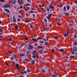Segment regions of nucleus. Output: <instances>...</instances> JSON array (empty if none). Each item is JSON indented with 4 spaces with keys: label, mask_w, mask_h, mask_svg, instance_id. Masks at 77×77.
<instances>
[{
    "label": "nucleus",
    "mask_w": 77,
    "mask_h": 77,
    "mask_svg": "<svg viewBox=\"0 0 77 77\" xmlns=\"http://www.w3.org/2000/svg\"><path fill=\"white\" fill-rule=\"evenodd\" d=\"M14 57H11V60H14Z\"/></svg>",
    "instance_id": "nucleus-31"
},
{
    "label": "nucleus",
    "mask_w": 77,
    "mask_h": 77,
    "mask_svg": "<svg viewBox=\"0 0 77 77\" xmlns=\"http://www.w3.org/2000/svg\"><path fill=\"white\" fill-rule=\"evenodd\" d=\"M63 6V5H60V8H62Z\"/></svg>",
    "instance_id": "nucleus-60"
},
{
    "label": "nucleus",
    "mask_w": 77,
    "mask_h": 77,
    "mask_svg": "<svg viewBox=\"0 0 77 77\" xmlns=\"http://www.w3.org/2000/svg\"><path fill=\"white\" fill-rule=\"evenodd\" d=\"M32 57L34 58V59H35V58H36V56H35V55H32Z\"/></svg>",
    "instance_id": "nucleus-36"
},
{
    "label": "nucleus",
    "mask_w": 77,
    "mask_h": 77,
    "mask_svg": "<svg viewBox=\"0 0 77 77\" xmlns=\"http://www.w3.org/2000/svg\"><path fill=\"white\" fill-rule=\"evenodd\" d=\"M63 9L64 11H66V7L65 6H64Z\"/></svg>",
    "instance_id": "nucleus-20"
},
{
    "label": "nucleus",
    "mask_w": 77,
    "mask_h": 77,
    "mask_svg": "<svg viewBox=\"0 0 77 77\" xmlns=\"http://www.w3.org/2000/svg\"><path fill=\"white\" fill-rule=\"evenodd\" d=\"M13 21L14 23H15L17 22V20H16V19H15V17L14 16H13Z\"/></svg>",
    "instance_id": "nucleus-4"
},
{
    "label": "nucleus",
    "mask_w": 77,
    "mask_h": 77,
    "mask_svg": "<svg viewBox=\"0 0 77 77\" xmlns=\"http://www.w3.org/2000/svg\"><path fill=\"white\" fill-rule=\"evenodd\" d=\"M21 10H20L18 11L19 13H21Z\"/></svg>",
    "instance_id": "nucleus-63"
},
{
    "label": "nucleus",
    "mask_w": 77,
    "mask_h": 77,
    "mask_svg": "<svg viewBox=\"0 0 77 77\" xmlns=\"http://www.w3.org/2000/svg\"><path fill=\"white\" fill-rule=\"evenodd\" d=\"M74 57H75V56H72V55H70V58H71V59H72V58H74Z\"/></svg>",
    "instance_id": "nucleus-16"
},
{
    "label": "nucleus",
    "mask_w": 77,
    "mask_h": 77,
    "mask_svg": "<svg viewBox=\"0 0 77 77\" xmlns=\"http://www.w3.org/2000/svg\"><path fill=\"white\" fill-rule=\"evenodd\" d=\"M25 39L26 40V41H28V38H25Z\"/></svg>",
    "instance_id": "nucleus-62"
},
{
    "label": "nucleus",
    "mask_w": 77,
    "mask_h": 77,
    "mask_svg": "<svg viewBox=\"0 0 77 77\" xmlns=\"http://www.w3.org/2000/svg\"><path fill=\"white\" fill-rule=\"evenodd\" d=\"M73 45H77V43H76V42H74L73 43Z\"/></svg>",
    "instance_id": "nucleus-30"
},
{
    "label": "nucleus",
    "mask_w": 77,
    "mask_h": 77,
    "mask_svg": "<svg viewBox=\"0 0 77 77\" xmlns=\"http://www.w3.org/2000/svg\"><path fill=\"white\" fill-rule=\"evenodd\" d=\"M35 8H31V10H35Z\"/></svg>",
    "instance_id": "nucleus-47"
},
{
    "label": "nucleus",
    "mask_w": 77,
    "mask_h": 77,
    "mask_svg": "<svg viewBox=\"0 0 77 77\" xmlns=\"http://www.w3.org/2000/svg\"><path fill=\"white\" fill-rule=\"evenodd\" d=\"M64 14L66 15H69V14L66 13H65Z\"/></svg>",
    "instance_id": "nucleus-45"
},
{
    "label": "nucleus",
    "mask_w": 77,
    "mask_h": 77,
    "mask_svg": "<svg viewBox=\"0 0 77 77\" xmlns=\"http://www.w3.org/2000/svg\"><path fill=\"white\" fill-rule=\"evenodd\" d=\"M55 38L56 39H59V38H57V37H55Z\"/></svg>",
    "instance_id": "nucleus-56"
},
{
    "label": "nucleus",
    "mask_w": 77,
    "mask_h": 77,
    "mask_svg": "<svg viewBox=\"0 0 77 77\" xmlns=\"http://www.w3.org/2000/svg\"><path fill=\"white\" fill-rule=\"evenodd\" d=\"M45 23H47V20L46 18H45Z\"/></svg>",
    "instance_id": "nucleus-40"
},
{
    "label": "nucleus",
    "mask_w": 77,
    "mask_h": 77,
    "mask_svg": "<svg viewBox=\"0 0 77 77\" xmlns=\"http://www.w3.org/2000/svg\"><path fill=\"white\" fill-rule=\"evenodd\" d=\"M32 65H34L35 64V60H33L31 62Z\"/></svg>",
    "instance_id": "nucleus-12"
},
{
    "label": "nucleus",
    "mask_w": 77,
    "mask_h": 77,
    "mask_svg": "<svg viewBox=\"0 0 77 77\" xmlns=\"http://www.w3.org/2000/svg\"><path fill=\"white\" fill-rule=\"evenodd\" d=\"M30 52H31V51H27L26 52V54H30Z\"/></svg>",
    "instance_id": "nucleus-19"
},
{
    "label": "nucleus",
    "mask_w": 77,
    "mask_h": 77,
    "mask_svg": "<svg viewBox=\"0 0 77 77\" xmlns=\"http://www.w3.org/2000/svg\"><path fill=\"white\" fill-rule=\"evenodd\" d=\"M49 8L50 9H53V8H54V7L51 6V5H50L49 6Z\"/></svg>",
    "instance_id": "nucleus-11"
},
{
    "label": "nucleus",
    "mask_w": 77,
    "mask_h": 77,
    "mask_svg": "<svg viewBox=\"0 0 77 77\" xmlns=\"http://www.w3.org/2000/svg\"><path fill=\"white\" fill-rule=\"evenodd\" d=\"M25 23H29V21L28 20H25Z\"/></svg>",
    "instance_id": "nucleus-39"
},
{
    "label": "nucleus",
    "mask_w": 77,
    "mask_h": 77,
    "mask_svg": "<svg viewBox=\"0 0 77 77\" xmlns=\"http://www.w3.org/2000/svg\"><path fill=\"white\" fill-rule=\"evenodd\" d=\"M26 16L27 17H29V14H26Z\"/></svg>",
    "instance_id": "nucleus-57"
},
{
    "label": "nucleus",
    "mask_w": 77,
    "mask_h": 77,
    "mask_svg": "<svg viewBox=\"0 0 77 77\" xmlns=\"http://www.w3.org/2000/svg\"><path fill=\"white\" fill-rule=\"evenodd\" d=\"M30 27L32 28V29H33L34 28V27H33V25L32 24H30Z\"/></svg>",
    "instance_id": "nucleus-14"
},
{
    "label": "nucleus",
    "mask_w": 77,
    "mask_h": 77,
    "mask_svg": "<svg viewBox=\"0 0 77 77\" xmlns=\"http://www.w3.org/2000/svg\"><path fill=\"white\" fill-rule=\"evenodd\" d=\"M26 9L28 11H29V10L30 9V8H29V7H27Z\"/></svg>",
    "instance_id": "nucleus-33"
},
{
    "label": "nucleus",
    "mask_w": 77,
    "mask_h": 77,
    "mask_svg": "<svg viewBox=\"0 0 77 77\" xmlns=\"http://www.w3.org/2000/svg\"><path fill=\"white\" fill-rule=\"evenodd\" d=\"M18 16L19 17V18H22V17H21V16H20V15H18Z\"/></svg>",
    "instance_id": "nucleus-53"
},
{
    "label": "nucleus",
    "mask_w": 77,
    "mask_h": 77,
    "mask_svg": "<svg viewBox=\"0 0 77 77\" xmlns=\"http://www.w3.org/2000/svg\"><path fill=\"white\" fill-rule=\"evenodd\" d=\"M32 16L34 18V17H35V14H33L32 15Z\"/></svg>",
    "instance_id": "nucleus-55"
},
{
    "label": "nucleus",
    "mask_w": 77,
    "mask_h": 77,
    "mask_svg": "<svg viewBox=\"0 0 77 77\" xmlns=\"http://www.w3.org/2000/svg\"><path fill=\"white\" fill-rule=\"evenodd\" d=\"M40 71L41 72H43V73H45V69H40Z\"/></svg>",
    "instance_id": "nucleus-5"
},
{
    "label": "nucleus",
    "mask_w": 77,
    "mask_h": 77,
    "mask_svg": "<svg viewBox=\"0 0 77 77\" xmlns=\"http://www.w3.org/2000/svg\"><path fill=\"white\" fill-rule=\"evenodd\" d=\"M39 43H42V44H43L44 43V41H41L40 42H39Z\"/></svg>",
    "instance_id": "nucleus-29"
},
{
    "label": "nucleus",
    "mask_w": 77,
    "mask_h": 77,
    "mask_svg": "<svg viewBox=\"0 0 77 77\" xmlns=\"http://www.w3.org/2000/svg\"><path fill=\"white\" fill-rule=\"evenodd\" d=\"M30 6V4H26L25 5V6Z\"/></svg>",
    "instance_id": "nucleus-43"
},
{
    "label": "nucleus",
    "mask_w": 77,
    "mask_h": 77,
    "mask_svg": "<svg viewBox=\"0 0 77 77\" xmlns=\"http://www.w3.org/2000/svg\"><path fill=\"white\" fill-rule=\"evenodd\" d=\"M4 7L5 8H8V7L9 8H11V6L8 4H6L5 5H4Z\"/></svg>",
    "instance_id": "nucleus-2"
},
{
    "label": "nucleus",
    "mask_w": 77,
    "mask_h": 77,
    "mask_svg": "<svg viewBox=\"0 0 77 77\" xmlns=\"http://www.w3.org/2000/svg\"><path fill=\"white\" fill-rule=\"evenodd\" d=\"M64 51V49H60V50L59 51V52H62L63 51Z\"/></svg>",
    "instance_id": "nucleus-10"
},
{
    "label": "nucleus",
    "mask_w": 77,
    "mask_h": 77,
    "mask_svg": "<svg viewBox=\"0 0 77 77\" xmlns=\"http://www.w3.org/2000/svg\"><path fill=\"white\" fill-rule=\"evenodd\" d=\"M0 32H1V33H3V30H2V29H0Z\"/></svg>",
    "instance_id": "nucleus-51"
},
{
    "label": "nucleus",
    "mask_w": 77,
    "mask_h": 77,
    "mask_svg": "<svg viewBox=\"0 0 77 77\" xmlns=\"http://www.w3.org/2000/svg\"><path fill=\"white\" fill-rule=\"evenodd\" d=\"M0 1H1L2 3H4L5 2V0H0Z\"/></svg>",
    "instance_id": "nucleus-24"
},
{
    "label": "nucleus",
    "mask_w": 77,
    "mask_h": 77,
    "mask_svg": "<svg viewBox=\"0 0 77 77\" xmlns=\"http://www.w3.org/2000/svg\"><path fill=\"white\" fill-rule=\"evenodd\" d=\"M51 76L52 77H57V76H56L54 74H52Z\"/></svg>",
    "instance_id": "nucleus-25"
},
{
    "label": "nucleus",
    "mask_w": 77,
    "mask_h": 77,
    "mask_svg": "<svg viewBox=\"0 0 77 77\" xmlns=\"http://www.w3.org/2000/svg\"><path fill=\"white\" fill-rule=\"evenodd\" d=\"M27 2L28 3H30V0H27Z\"/></svg>",
    "instance_id": "nucleus-54"
},
{
    "label": "nucleus",
    "mask_w": 77,
    "mask_h": 77,
    "mask_svg": "<svg viewBox=\"0 0 77 77\" xmlns=\"http://www.w3.org/2000/svg\"><path fill=\"white\" fill-rule=\"evenodd\" d=\"M25 60H26V61H29V60L28 59L25 58Z\"/></svg>",
    "instance_id": "nucleus-46"
},
{
    "label": "nucleus",
    "mask_w": 77,
    "mask_h": 77,
    "mask_svg": "<svg viewBox=\"0 0 77 77\" xmlns=\"http://www.w3.org/2000/svg\"><path fill=\"white\" fill-rule=\"evenodd\" d=\"M48 19V20L50 19V16H49V15H48V17H46Z\"/></svg>",
    "instance_id": "nucleus-38"
},
{
    "label": "nucleus",
    "mask_w": 77,
    "mask_h": 77,
    "mask_svg": "<svg viewBox=\"0 0 77 77\" xmlns=\"http://www.w3.org/2000/svg\"><path fill=\"white\" fill-rule=\"evenodd\" d=\"M23 2V0H18L17 1V3H21L22 2Z\"/></svg>",
    "instance_id": "nucleus-8"
},
{
    "label": "nucleus",
    "mask_w": 77,
    "mask_h": 77,
    "mask_svg": "<svg viewBox=\"0 0 77 77\" xmlns=\"http://www.w3.org/2000/svg\"><path fill=\"white\" fill-rule=\"evenodd\" d=\"M39 51H40V52H42V51H43V50H41V49H40L39 50Z\"/></svg>",
    "instance_id": "nucleus-42"
},
{
    "label": "nucleus",
    "mask_w": 77,
    "mask_h": 77,
    "mask_svg": "<svg viewBox=\"0 0 77 77\" xmlns=\"http://www.w3.org/2000/svg\"><path fill=\"white\" fill-rule=\"evenodd\" d=\"M64 36H65V37H66V36H68V34L66 33L64 34Z\"/></svg>",
    "instance_id": "nucleus-35"
},
{
    "label": "nucleus",
    "mask_w": 77,
    "mask_h": 77,
    "mask_svg": "<svg viewBox=\"0 0 77 77\" xmlns=\"http://www.w3.org/2000/svg\"><path fill=\"white\" fill-rule=\"evenodd\" d=\"M47 11H48V12H49L50 11V9H49V8L48 7H47Z\"/></svg>",
    "instance_id": "nucleus-22"
},
{
    "label": "nucleus",
    "mask_w": 77,
    "mask_h": 77,
    "mask_svg": "<svg viewBox=\"0 0 77 77\" xmlns=\"http://www.w3.org/2000/svg\"><path fill=\"white\" fill-rule=\"evenodd\" d=\"M4 11H5V12H8V13L10 12V11H9V10L7 9H5Z\"/></svg>",
    "instance_id": "nucleus-7"
},
{
    "label": "nucleus",
    "mask_w": 77,
    "mask_h": 77,
    "mask_svg": "<svg viewBox=\"0 0 77 77\" xmlns=\"http://www.w3.org/2000/svg\"><path fill=\"white\" fill-rule=\"evenodd\" d=\"M17 20L18 21H21V20H20V18H18L17 19Z\"/></svg>",
    "instance_id": "nucleus-50"
},
{
    "label": "nucleus",
    "mask_w": 77,
    "mask_h": 77,
    "mask_svg": "<svg viewBox=\"0 0 77 77\" xmlns=\"http://www.w3.org/2000/svg\"><path fill=\"white\" fill-rule=\"evenodd\" d=\"M20 56H25V55L23 54H20Z\"/></svg>",
    "instance_id": "nucleus-32"
},
{
    "label": "nucleus",
    "mask_w": 77,
    "mask_h": 77,
    "mask_svg": "<svg viewBox=\"0 0 77 77\" xmlns=\"http://www.w3.org/2000/svg\"><path fill=\"white\" fill-rule=\"evenodd\" d=\"M70 22H71L73 24H74V21H73V20H72L71 19V20H70Z\"/></svg>",
    "instance_id": "nucleus-26"
},
{
    "label": "nucleus",
    "mask_w": 77,
    "mask_h": 77,
    "mask_svg": "<svg viewBox=\"0 0 77 77\" xmlns=\"http://www.w3.org/2000/svg\"><path fill=\"white\" fill-rule=\"evenodd\" d=\"M15 2H16V1L15 0L12 3V4L13 5H15V4L16 3Z\"/></svg>",
    "instance_id": "nucleus-15"
},
{
    "label": "nucleus",
    "mask_w": 77,
    "mask_h": 77,
    "mask_svg": "<svg viewBox=\"0 0 77 77\" xmlns=\"http://www.w3.org/2000/svg\"><path fill=\"white\" fill-rule=\"evenodd\" d=\"M23 63H24V64H26V61H23Z\"/></svg>",
    "instance_id": "nucleus-48"
},
{
    "label": "nucleus",
    "mask_w": 77,
    "mask_h": 77,
    "mask_svg": "<svg viewBox=\"0 0 77 77\" xmlns=\"http://www.w3.org/2000/svg\"><path fill=\"white\" fill-rule=\"evenodd\" d=\"M18 26H16L15 28H16V29H18Z\"/></svg>",
    "instance_id": "nucleus-41"
},
{
    "label": "nucleus",
    "mask_w": 77,
    "mask_h": 77,
    "mask_svg": "<svg viewBox=\"0 0 77 77\" xmlns=\"http://www.w3.org/2000/svg\"><path fill=\"white\" fill-rule=\"evenodd\" d=\"M29 68H28L27 69V71L28 72H30V71L29 70Z\"/></svg>",
    "instance_id": "nucleus-17"
},
{
    "label": "nucleus",
    "mask_w": 77,
    "mask_h": 77,
    "mask_svg": "<svg viewBox=\"0 0 77 77\" xmlns=\"http://www.w3.org/2000/svg\"><path fill=\"white\" fill-rule=\"evenodd\" d=\"M8 51V53H10V54H12V53H13V52L11 51Z\"/></svg>",
    "instance_id": "nucleus-27"
},
{
    "label": "nucleus",
    "mask_w": 77,
    "mask_h": 77,
    "mask_svg": "<svg viewBox=\"0 0 77 77\" xmlns=\"http://www.w3.org/2000/svg\"><path fill=\"white\" fill-rule=\"evenodd\" d=\"M77 35H74V37H73V38H77Z\"/></svg>",
    "instance_id": "nucleus-28"
},
{
    "label": "nucleus",
    "mask_w": 77,
    "mask_h": 77,
    "mask_svg": "<svg viewBox=\"0 0 77 77\" xmlns=\"http://www.w3.org/2000/svg\"><path fill=\"white\" fill-rule=\"evenodd\" d=\"M52 52H54V49H53L52 50Z\"/></svg>",
    "instance_id": "nucleus-61"
},
{
    "label": "nucleus",
    "mask_w": 77,
    "mask_h": 77,
    "mask_svg": "<svg viewBox=\"0 0 77 77\" xmlns=\"http://www.w3.org/2000/svg\"><path fill=\"white\" fill-rule=\"evenodd\" d=\"M41 38H42L41 37H38L37 38V40H39V39H41Z\"/></svg>",
    "instance_id": "nucleus-23"
},
{
    "label": "nucleus",
    "mask_w": 77,
    "mask_h": 77,
    "mask_svg": "<svg viewBox=\"0 0 77 77\" xmlns=\"http://www.w3.org/2000/svg\"><path fill=\"white\" fill-rule=\"evenodd\" d=\"M32 39L33 41H34L35 42H36L37 40H36V38H32Z\"/></svg>",
    "instance_id": "nucleus-13"
},
{
    "label": "nucleus",
    "mask_w": 77,
    "mask_h": 77,
    "mask_svg": "<svg viewBox=\"0 0 77 77\" xmlns=\"http://www.w3.org/2000/svg\"><path fill=\"white\" fill-rule=\"evenodd\" d=\"M16 65L17 67H18V66L19 65V64L17 63L16 64Z\"/></svg>",
    "instance_id": "nucleus-37"
},
{
    "label": "nucleus",
    "mask_w": 77,
    "mask_h": 77,
    "mask_svg": "<svg viewBox=\"0 0 77 77\" xmlns=\"http://www.w3.org/2000/svg\"><path fill=\"white\" fill-rule=\"evenodd\" d=\"M17 67V69H19V70H20V69L19 67Z\"/></svg>",
    "instance_id": "nucleus-58"
},
{
    "label": "nucleus",
    "mask_w": 77,
    "mask_h": 77,
    "mask_svg": "<svg viewBox=\"0 0 77 77\" xmlns=\"http://www.w3.org/2000/svg\"><path fill=\"white\" fill-rule=\"evenodd\" d=\"M77 48L75 46L73 48V51H75H75H77Z\"/></svg>",
    "instance_id": "nucleus-3"
},
{
    "label": "nucleus",
    "mask_w": 77,
    "mask_h": 77,
    "mask_svg": "<svg viewBox=\"0 0 77 77\" xmlns=\"http://www.w3.org/2000/svg\"><path fill=\"white\" fill-rule=\"evenodd\" d=\"M70 8L69 7V5H67V10H69V8Z\"/></svg>",
    "instance_id": "nucleus-18"
},
{
    "label": "nucleus",
    "mask_w": 77,
    "mask_h": 77,
    "mask_svg": "<svg viewBox=\"0 0 77 77\" xmlns=\"http://www.w3.org/2000/svg\"><path fill=\"white\" fill-rule=\"evenodd\" d=\"M37 47H38V48H41L42 50H44V46H38Z\"/></svg>",
    "instance_id": "nucleus-6"
},
{
    "label": "nucleus",
    "mask_w": 77,
    "mask_h": 77,
    "mask_svg": "<svg viewBox=\"0 0 77 77\" xmlns=\"http://www.w3.org/2000/svg\"><path fill=\"white\" fill-rule=\"evenodd\" d=\"M67 65H68V67H69H69H70V63H68Z\"/></svg>",
    "instance_id": "nucleus-34"
},
{
    "label": "nucleus",
    "mask_w": 77,
    "mask_h": 77,
    "mask_svg": "<svg viewBox=\"0 0 77 77\" xmlns=\"http://www.w3.org/2000/svg\"><path fill=\"white\" fill-rule=\"evenodd\" d=\"M45 26L46 27H50V26L48 24L45 25Z\"/></svg>",
    "instance_id": "nucleus-21"
},
{
    "label": "nucleus",
    "mask_w": 77,
    "mask_h": 77,
    "mask_svg": "<svg viewBox=\"0 0 77 77\" xmlns=\"http://www.w3.org/2000/svg\"><path fill=\"white\" fill-rule=\"evenodd\" d=\"M45 45H48L49 44H48V42H45Z\"/></svg>",
    "instance_id": "nucleus-44"
},
{
    "label": "nucleus",
    "mask_w": 77,
    "mask_h": 77,
    "mask_svg": "<svg viewBox=\"0 0 77 77\" xmlns=\"http://www.w3.org/2000/svg\"><path fill=\"white\" fill-rule=\"evenodd\" d=\"M9 40L10 41H11L12 39L11 38H10L9 39Z\"/></svg>",
    "instance_id": "nucleus-59"
},
{
    "label": "nucleus",
    "mask_w": 77,
    "mask_h": 77,
    "mask_svg": "<svg viewBox=\"0 0 77 77\" xmlns=\"http://www.w3.org/2000/svg\"><path fill=\"white\" fill-rule=\"evenodd\" d=\"M45 6V4H44L42 5V7H44V6Z\"/></svg>",
    "instance_id": "nucleus-64"
},
{
    "label": "nucleus",
    "mask_w": 77,
    "mask_h": 77,
    "mask_svg": "<svg viewBox=\"0 0 77 77\" xmlns=\"http://www.w3.org/2000/svg\"><path fill=\"white\" fill-rule=\"evenodd\" d=\"M67 35H69V31L68 30H67Z\"/></svg>",
    "instance_id": "nucleus-52"
},
{
    "label": "nucleus",
    "mask_w": 77,
    "mask_h": 77,
    "mask_svg": "<svg viewBox=\"0 0 77 77\" xmlns=\"http://www.w3.org/2000/svg\"><path fill=\"white\" fill-rule=\"evenodd\" d=\"M23 8V6L22 5L20 6V9H22V8Z\"/></svg>",
    "instance_id": "nucleus-49"
},
{
    "label": "nucleus",
    "mask_w": 77,
    "mask_h": 77,
    "mask_svg": "<svg viewBox=\"0 0 77 77\" xmlns=\"http://www.w3.org/2000/svg\"><path fill=\"white\" fill-rule=\"evenodd\" d=\"M33 48V47L31 45H29L28 48V50H32Z\"/></svg>",
    "instance_id": "nucleus-1"
},
{
    "label": "nucleus",
    "mask_w": 77,
    "mask_h": 77,
    "mask_svg": "<svg viewBox=\"0 0 77 77\" xmlns=\"http://www.w3.org/2000/svg\"><path fill=\"white\" fill-rule=\"evenodd\" d=\"M21 74H26V71H23H23H21Z\"/></svg>",
    "instance_id": "nucleus-9"
}]
</instances>
